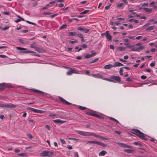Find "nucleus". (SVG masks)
Masks as SVG:
<instances>
[{
    "instance_id": "obj_26",
    "label": "nucleus",
    "mask_w": 157,
    "mask_h": 157,
    "mask_svg": "<svg viewBox=\"0 0 157 157\" xmlns=\"http://www.w3.org/2000/svg\"><path fill=\"white\" fill-rule=\"evenodd\" d=\"M47 151H42L40 153V155L42 156H47Z\"/></svg>"
},
{
    "instance_id": "obj_37",
    "label": "nucleus",
    "mask_w": 157,
    "mask_h": 157,
    "mask_svg": "<svg viewBox=\"0 0 157 157\" xmlns=\"http://www.w3.org/2000/svg\"><path fill=\"white\" fill-rule=\"evenodd\" d=\"M89 11V10H86L84 11H83L82 12L80 13V14H86Z\"/></svg>"
},
{
    "instance_id": "obj_22",
    "label": "nucleus",
    "mask_w": 157,
    "mask_h": 157,
    "mask_svg": "<svg viewBox=\"0 0 157 157\" xmlns=\"http://www.w3.org/2000/svg\"><path fill=\"white\" fill-rule=\"evenodd\" d=\"M155 26L154 25H151L150 27L147 28L146 29V31L151 30H153L155 28Z\"/></svg>"
},
{
    "instance_id": "obj_47",
    "label": "nucleus",
    "mask_w": 157,
    "mask_h": 157,
    "mask_svg": "<svg viewBox=\"0 0 157 157\" xmlns=\"http://www.w3.org/2000/svg\"><path fill=\"white\" fill-rule=\"evenodd\" d=\"M77 36L78 37L80 38H82L83 37V35L82 34L80 33H78L77 34Z\"/></svg>"
},
{
    "instance_id": "obj_38",
    "label": "nucleus",
    "mask_w": 157,
    "mask_h": 157,
    "mask_svg": "<svg viewBox=\"0 0 157 157\" xmlns=\"http://www.w3.org/2000/svg\"><path fill=\"white\" fill-rule=\"evenodd\" d=\"M123 67L122 68H121L120 69V71H119V73L120 74V75H123Z\"/></svg>"
},
{
    "instance_id": "obj_4",
    "label": "nucleus",
    "mask_w": 157,
    "mask_h": 157,
    "mask_svg": "<svg viewBox=\"0 0 157 157\" xmlns=\"http://www.w3.org/2000/svg\"><path fill=\"white\" fill-rule=\"evenodd\" d=\"M27 109L31 111L34 113H43L45 112V111L35 109L33 108L28 107Z\"/></svg>"
},
{
    "instance_id": "obj_35",
    "label": "nucleus",
    "mask_w": 157,
    "mask_h": 157,
    "mask_svg": "<svg viewBox=\"0 0 157 157\" xmlns=\"http://www.w3.org/2000/svg\"><path fill=\"white\" fill-rule=\"evenodd\" d=\"M47 156H49L52 155L53 154V152L51 151H47Z\"/></svg>"
},
{
    "instance_id": "obj_15",
    "label": "nucleus",
    "mask_w": 157,
    "mask_h": 157,
    "mask_svg": "<svg viewBox=\"0 0 157 157\" xmlns=\"http://www.w3.org/2000/svg\"><path fill=\"white\" fill-rule=\"evenodd\" d=\"M123 65L120 62H115L114 63V67H120L123 66Z\"/></svg>"
},
{
    "instance_id": "obj_59",
    "label": "nucleus",
    "mask_w": 157,
    "mask_h": 157,
    "mask_svg": "<svg viewBox=\"0 0 157 157\" xmlns=\"http://www.w3.org/2000/svg\"><path fill=\"white\" fill-rule=\"evenodd\" d=\"M58 15V14L57 13H56V14H53L52 15H51L50 16V17L51 18H53L54 17H55L57 16Z\"/></svg>"
},
{
    "instance_id": "obj_46",
    "label": "nucleus",
    "mask_w": 157,
    "mask_h": 157,
    "mask_svg": "<svg viewBox=\"0 0 157 157\" xmlns=\"http://www.w3.org/2000/svg\"><path fill=\"white\" fill-rule=\"evenodd\" d=\"M69 42L71 44H73L74 43H77L78 42V40H75L74 41L72 40H70Z\"/></svg>"
},
{
    "instance_id": "obj_49",
    "label": "nucleus",
    "mask_w": 157,
    "mask_h": 157,
    "mask_svg": "<svg viewBox=\"0 0 157 157\" xmlns=\"http://www.w3.org/2000/svg\"><path fill=\"white\" fill-rule=\"evenodd\" d=\"M60 140L61 142L63 144H66V142L64 140L62 139L61 138L60 139Z\"/></svg>"
},
{
    "instance_id": "obj_17",
    "label": "nucleus",
    "mask_w": 157,
    "mask_h": 157,
    "mask_svg": "<svg viewBox=\"0 0 157 157\" xmlns=\"http://www.w3.org/2000/svg\"><path fill=\"white\" fill-rule=\"evenodd\" d=\"M113 67H114L113 65L112 64H108L105 65L104 67V68L105 69H109Z\"/></svg>"
},
{
    "instance_id": "obj_53",
    "label": "nucleus",
    "mask_w": 157,
    "mask_h": 157,
    "mask_svg": "<svg viewBox=\"0 0 157 157\" xmlns=\"http://www.w3.org/2000/svg\"><path fill=\"white\" fill-rule=\"evenodd\" d=\"M69 139L71 140H72L74 141L78 140H79L78 139L75 138H69Z\"/></svg>"
},
{
    "instance_id": "obj_43",
    "label": "nucleus",
    "mask_w": 157,
    "mask_h": 157,
    "mask_svg": "<svg viewBox=\"0 0 157 157\" xmlns=\"http://www.w3.org/2000/svg\"><path fill=\"white\" fill-rule=\"evenodd\" d=\"M16 48L19 50H26V49L23 48H21L19 47H17Z\"/></svg>"
},
{
    "instance_id": "obj_27",
    "label": "nucleus",
    "mask_w": 157,
    "mask_h": 157,
    "mask_svg": "<svg viewBox=\"0 0 157 157\" xmlns=\"http://www.w3.org/2000/svg\"><path fill=\"white\" fill-rule=\"evenodd\" d=\"M98 141H88L87 142V144H98Z\"/></svg>"
},
{
    "instance_id": "obj_58",
    "label": "nucleus",
    "mask_w": 157,
    "mask_h": 157,
    "mask_svg": "<svg viewBox=\"0 0 157 157\" xmlns=\"http://www.w3.org/2000/svg\"><path fill=\"white\" fill-rule=\"evenodd\" d=\"M101 139L102 140L105 139L106 140H109V138H106V137H105L102 136Z\"/></svg>"
},
{
    "instance_id": "obj_20",
    "label": "nucleus",
    "mask_w": 157,
    "mask_h": 157,
    "mask_svg": "<svg viewBox=\"0 0 157 157\" xmlns=\"http://www.w3.org/2000/svg\"><path fill=\"white\" fill-rule=\"evenodd\" d=\"M5 88V83L0 84V90H3Z\"/></svg>"
},
{
    "instance_id": "obj_12",
    "label": "nucleus",
    "mask_w": 157,
    "mask_h": 157,
    "mask_svg": "<svg viewBox=\"0 0 157 157\" xmlns=\"http://www.w3.org/2000/svg\"><path fill=\"white\" fill-rule=\"evenodd\" d=\"M118 144L119 145H120L121 147H126V148H132V147L127 145L126 144L124 143H119Z\"/></svg>"
},
{
    "instance_id": "obj_57",
    "label": "nucleus",
    "mask_w": 157,
    "mask_h": 157,
    "mask_svg": "<svg viewBox=\"0 0 157 157\" xmlns=\"http://www.w3.org/2000/svg\"><path fill=\"white\" fill-rule=\"evenodd\" d=\"M141 5L143 6H148V3H143L141 4Z\"/></svg>"
},
{
    "instance_id": "obj_32",
    "label": "nucleus",
    "mask_w": 157,
    "mask_h": 157,
    "mask_svg": "<svg viewBox=\"0 0 157 157\" xmlns=\"http://www.w3.org/2000/svg\"><path fill=\"white\" fill-rule=\"evenodd\" d=\"M98 144L100 145H101V146H102L104 147H105L106 146V144H105L102 143L100 142H98Z\"/></svg>"
},
{
    "instance_id": "obj_64",
    "label": "nucleus",
    "mask_w": 157,
    "mask_h": 157,
    "mask_svg": "<svg viewBox=\"0 0 157 157\" xmlns=\"http://www.w3.org/2000/svg\"><path fill=\"white\" fill-rule=\"evenodd\" d=\"M5 118V117L4 115H0V118L1 119H3Z\"/></svg>"
},
{
    "instance_id": "obj_25",
    "label": "nucleus",
    "mask_w": 157,
    "mask_h": 157,
    "mask_svg": "<svg viewBox=\"0 0 157 157\" xmlns=\"http://www.w3.org/2000/svg\"><path fill=\"white\" fill-rule=\"evenodd\" d=\"M109 118L111 120L116 122L117 123L120 124L119 122L116 119H115L114 118L112 117H110Z\"/></svg>"
},
{
    "instance_id": "obj_2",
    "label": "nucleus",
    "mask_w": 157,
    "mask_h": 157,
    "mask_svg": "<svg viewBox=\"0 0 157 157\" xmlns=\"http://www.w3.org/2000/svg\"><path fill=\"white\" fill-rule=\"evenodd\" d=\"M65 68L69 69L66 73L67 75H70L73 73L80 74L81 73V71L77 70L75 68L72 69L71 67H66Z\"/></svg>"
},
{
    "instance_id": "obj_51",
    "label": "nucleus",
    "mask_w": 157,
    "mask_h": 157,
    "mask_svg": "<svg viewBox=\"0 0 157 157\" xmlns=\"http://www.w3.org/2000/svg\"><path fill=\"white\" fill-rule=\"evenodd\" d=\"M141 78L142 79H145L147 78V77L145 75H143L141 76Z\"/></svg>"
},
{
    "instance_id": "obj_36",
    "label": "nucleus",
    "mask_w": 157,
    "mask_h": 157,
    "mask_svg": "<svg viewBox=\"0 0 157 157\" xmlns=\"http://www.w3.org/2000/svg\"><path fill=\"white\" fill-rule=\"evenodd\" d=\"M82 31L84 32L85 33H88L90 32V29H85L83 28V29Z\"/></svg>"
},
{
    "instance_id": "obj_6",
    "label": "nucleus",
    "mask_w": 157,
    "mask_h": 157,
    "mask_svg": "<svg viewBox=\"0 0 157 157\" xmlns=\"http://www.w3.org/2000/svg\"><path fill=\"white\" fill-rule=\"evenodd\" d=\"M110 78L112 79L115 80L116 82L119 83L121 81L120 77L118 76L113 75L110 77Z\"/></svg>"
},
{
    "instance_id": "obj_18",
    "label": "nucleus",
    "mask_w": 157,
    "mask_h": 157,
    "mask_svg": "<svg viewBox=\"0 0 157 157\" xmlns=\"http://www.w3.org/2000/svg\"><path fill=\"white\" fill-rule=\"evenodd\" d=\"M107 153V152L105 151H102L99 153L98 155L99 156H104Z\"/></svg>"
},
{
    "instance_id": "obj_41",
    "label": "nucleus",
    "mask_w": 157,
    "mask_h": 157,
    "mask_svg": "<svg viewBox=\"0 0 157 157\" xmlns=\"http://www.w3.org/2000/svg\"><path fill=\"white\" fill-rule=\"evenodd\" d=\"M78 108L81 110H84L86 109V108L84 107L79 106H78Z\"/></svg>"
},
{
    "instance_id": "obj_7",
    "label": "nucleus",
    "mask_w": 157,
    "mask_h": 157,
    "mask_svg": "<svg viewBox=\"0 0 157 157\" xmlns=\"http://www.w3.org/2000/svg\"><path fill=\"white\" fill-rule=\"evenodd\" d=\"M31 90L35 92V93H39V94H41L43 96H45L47 94L46 93H45L44 92L42 91H40V90H36V89H31Z\"/></svg>"
},
{
    "instance_id": "obj_30",
    "label": "nucleus",
    "mask_w": 157,
    "mask_h": 157,
    "mask_svg": "<svg viewBox=\"0 0 157 157\" xmlns=\"http://www.w3.org/2000/svg\"><path fill=\"white\" fill-rule=\"evenodd\" d=\"M5 88H12V86L8 83H5Z\"/></svg>"
},
{
    "instance_id": "obj_28",
    "label": "nucleus",
    "mask_w": 157,
    "mask_h": 157,
    "mask_svg": "<svg viewBox=\"0 0 157 157\" xmlns=\"http://www.w3.org/2000/svg\"><path fill=\"white\" fill-rule=\"evenodd\" d=\"M125 81L128 82H132L133 81V78L131 77H130L126 78Z\"/></svg>"
},
{
    "instance_id": "obj_23",
    "label": "nucleus",
    "mask_w": 157,
    "mask_h": 157,
    "mask_svg": "<svg viewBox=\"0 0 157 157\" xmlns=\"http://www.w3.org/2000/svg\"><path fill=\"white\" fill-rule=\"evenodd\" d=\"M102 79L105 80H106V81H109V82H114V83L116 82L113 80L110 79L109 78H104L103 77V76L102 77Z\"/></svg>"
},
{
    "instance_id": "obj_29",
    "label": "nucleus",
    "mask_w": 157,
    "mask_h": 157,
    "mask_svg": "<svg viewBox=\"0 0 157 157\" xmlns=\"http://www.w3.org/2000/svg\"><path fill=\"white\" fill-rule=\"evenodd\" d=\"M76 34V32H71L69 33L68 35L70 36H75Z\"/></svg>"
},
{
    "instance_id": "obj_60",
    "label": "nucleus",
    "mask_w": 157,
    "mask_h": 157,
    "mask_svg": "<svg viewBox=\"0 0 157 157\" xmlns=\"http://www.w3.org/2000/svg\"><path fill=\"white\" fill-rule=\"evenodd\" d=\"M29 138L30 139H32L33 138V136L31 134H29L28 135Z\"/></svg>"
},
{
    "instance_id": "obj_42",
    "label": "nucleus",
    "mask_w": 157,
    "mask_h": 157,
    "mask_svg": "<svg viewBox=\"0 0 157 157\" xmlns=\"http://www.w3.org/2000/svg\"><path fill=\"white\" fill-rule=\"evenodd\" d=\"M67 26V25H63L62 26H60L59 27V29L61 30L65 28Z\"/></svg>"
},
{
    "instance_id": "obj_33",
    "label": "nucleus",
    "mask_w": 157,
    "mask_h": 157,
    "mask_svg": "<svg viewBox=\"0 0 157 157\" xmlns=\"http://www.w3.org/2000/svg\"><path fill=\"white\" fill-rule=\"evenodd\" d=\"M17 155L19 156H21L23 157H26L27 156V154L25 153H19L17 154Z\"/></svg>"
},
{
    "instance_id": "obj_14",
    "label": "nucleus",
    "mask_w": 157,
    "mask_h": 157,
    "mask_svg": "<svg viewBox=\"0 0 157 157\" xmlns=\"http://www.w3.org/2000/svg\"><path fill=\"white\" fill-rule=\"evenodd\" d=\"M91 76L95 78H100L101 79L103 77V76L99 73L93 74H92Z\"/></svg>"
},
{
    "instance_id": "obj_40",
    "label": "nucleus",
    "mask_w": 157,
    "mask_h": 157,
    "mask_svg": "<svg viewBox=\"0 0 157 157\" xmlns=\"http://www.w3.org/2000/svg\"><path fill=\"white\" fill-rule=\"evenodd\" d=\"M49 7V4H48L46 5L45 6L42 8V9L43 10H45L48 8Z\"/></svg>"
},
{
    "instance_id": "obj_11",
    "label": "nucleus",
    "mask_w": 157,
    "mask_h": 157,
    "mask_svg": "<svg viewBox=\"0 0 157 157\" xmlns=\"http://www.w3.org/2000/svg\"><path fill=\"white\" fill-rule=\"evenodd\" d=\"M53 121L56 124H62L66 122V121H63L60 119L54 120Z\"/></svg>"
},
{
    "instance_id": "obj_9",
    "label": "nucleus",
    "mask_w": 157,
    "mask_h": 157,
    "mask_svg": "<svg viewBox=\"0 0 157 157\" xmlns=\"http://www.w3.org/2000/svg\"><path fill=\"white\" fill-rule=\"evenodd\" d=\"M59 98L60 101H61L63 103L66 104L67 105H71L72 104V103L66 101L65 99L61 97H59Z\"/></svg>"
},
{
    "instance_id": "obj_48",
    "label": "nucleus",
    "mask_w": 157,
    "mask_h": 157,
    "mask_svg": "<svg viewBox=\"0 0 157 157\" xmlns=\"http://www.w3.org/2000/svg\"><path fill=\"white\" fill-rule=\"evenodd\" d=\"M64 4L63 3H60L58 5H56V6H58L59 7H63L64 6Z\"/></svg>"
},
{
    "instance_id": "obj_1",
    "label": "nucleus",
    "mask_w": 157,
    "mask_h": 157,
    "mask_svg": "<svg viewBox=\"0 0 157 157\" xmlns=\"http://www.w3.org/2000/svg\"><path fill=\"white\" fill-rule=\"evenodd\" d=\"M133 131L134 132V133L138 136L142 140H147L146 137L144 135V134L141 132L140 130L136 129H134Z\"/></svg>"
},
{
    "instance_id": "obj_55",
    "label": "nucleus",
    "mask_w": 157,
    "mask_h": 157,
    "mask_svg": "<svg viewBox=\"0 0 157 157\" xmlns=\"http://www.w3.org/2000/svg\"><path fill=\"white\" fill-rule=\"evenodd\" d=\"M155 62H152L150 64V66L151 67H153L155 66Z\"/></svg>"
},
{
    "instance_id": "obj_62",
    "label": "nucleus",
    "mask_w": 157,
    "mask_h": 157,
    "mask_svg": "<svg viewBox=\"0 0 157 157\" xmlns=\"http://www.w3.org/2000/svg\"><path fill=\"white\" fill-rule=\"evenodd\" d=\"M82 47L84 48H86L87 47V46L86 44H83L82 45Z\"/></svg>"
},
{
    "instance_id": "obj_13",
    "label": "nucleus",
    "mask_w": 157,
    "mask_h": 157,
    "mask_svg": "<svg viewBox=\"0 0 157 157\" xmlns=\"http://www.w3.org/2000/svg\"><path fill=\"white\" fill-rule=\"evenodd\" d=\"M106 37L107 39L109 41H111L112 40V37L110 35L109 33V32L108 31H106Z\"/></svg>"
},
{
    "instance_id": "obj_8",
    "label": "nucleus",
    "mask_w": 157,
    "mask_h": 157,
    "mask_svg": "<svg viewBox=\"0 0 157 157\" xmlns=\"http://www.w3.org/2000/svg\"><path fill=\"white\" fill-rule=\"evenodd\" d=\"M145 48L144 46H140L139 47H137L136 48H132V51L135 52H140V50L144 49Z\"/></svg>"
},
{
    "instance_id": "obj_34",
    "label": "nucleus",
    "mask_w": 157,
    "mask_h": 157,
    "mask_svg": "<svg viewBox=\"0 0 157 157\" xmlns=\"http://www.w3.org/2000/svg\"><path fill=\"white\" fill-rule=\"evenodd\" d=\"M23 53H35V52L32 51L27 50V51L23 52Z\"/></svg>"
},
{
    "instance_id": "obj_19",
    "label": "nucleus",
    "mask_w": 157,
    "mask_h": 157,
    "mask_svg": "<svg viewBox=\"0 0 157 157\" xmlns=\"http://www.w3.org/2000/svg\"><path fill=\"white\" fill-rule=\"evenodd\" d=\"M90 136H94L96 137L99 138L101 139L102 136L96 135L92 132H90Z\"/></svg>"
},
{
    "instance_id": "obj_16",
    "label": "nucleus",
    "mask_w": 157,
    "mask_h": 157,
    "mask_svg": "<svg viewBox=\"0 0 157 157\" xmlns=\"http://www.w3.org/2000/svg\"><path fill=\"white\" fill-rule=\"evenodd\" d=\"M143 10H144L146 12L150 13L152 11V9H149L147 8H143Z\"/></svg>"
},
{
    "instance_id": "obj_10",
    "label": "nucleus",
    "mask_w": 157,
    "mask_h": 157,
    "mask_svg": "<svg viewBox=\"0 0 157 157\" xmlns=\"http://www.w3.org/2000/svg\"><path fill=\"white\" fill-rule=\"evenodd\" d=\"M97 54L96 52L92 53L91 54H87L85 56V57L86 59H88L93 57Z\"/></svg>"
},
{
    "instance_id": "obj_52",
    "label": "nucleus",
    "mask_w": 157,
    "mask_h": 157,
    "mask_svg": "<svg viewBox=\"0 0 157 157\" xmlns=\"http://www.w3.org/2000/svg\"><path fill=\"white\" fill-rule=\"evenodd\" d=\"M52 13L51 12H44L43 13V15H50L52 14Z\"/></svg>"
},
{
    "instance_id": "obj_50",
    "label": "nucleus",
    "mask_w": 157,
    "mask_h": 157,
    "mask_svg": "<svg viewBox=\"0 0 157 157\" xmlns=\"http://www.w3.org/2000/svg\"><path fill=\"white\" fill-rule=\"evenodd\" d=\"M26 21L29 24H32V25H36V24L35 23H34L33 22H30L29 21Z\"/></svg>"
},
{
    "instance_id": "obj_39",
    "label": "nucleus",
    "mask_w": 157,
    "mask_h": 157,
    "mask_svg": "<svg viewBox=\"0 0 157 157\" xmlns=\"http://www.w3.org/2000/svg\"><path fill=\"white\" fill-rule=\"evenodd\" d=\"M76 29L79 31H83V28L81 26H79L76 28Z\"/></svg>"
},
{
    "instance_id": "obj_56",
    "label": "nucleus",
    "mask_w": 157,
    "mask_h": 157,
    "mask_svg": "<svg viewBox=\"0 0 157 157\" xmlns=\"http://www.w3.org/2000/svg\"><path fill=\"white\" fill-rule=\"evenodd\" d=\"M142 37L143 36H138L136 37V39L137 40H139L141 39Z\"/></svg>"
},
{
    "instance_id": "obj_24",
    "label": "nucleus",
    "mask_w": 157,
    "mask_h": 157,
    "mask_svg": "<svg viewBox=\"0 0 157 157\" xmlns=\"http://www.w3.org/2000/svg\"><path fill=\"white\" fill-rule=\"evenodd\" d=\"M124 151L125 152H127L128 153H132L133 151V150L131 149H125L124 150Z\"/></svg>"
},
{
    "instance_id": "obj_63",
    "label": "nucleus",
    "mask_w": 157,
    "mask_h": 157,
    "mask_svg": "<svg viewBox=\"0 0 157 157\" xmlns=\"http://www.w3.org/2000/svg\"><path fill=\"white\" fill-rule=\"evenodd\" d=\"M45 127L46 128H47L48 130H50V127L48 125H45Z\"/></svg>"
},
{
    "instance_id": "obj_3",
    "label": "nucleus",
    "mask_w": 157,
    "mask_h": 157,
    "mask_svg": "<svg viewBox=\"0 0 157 157\" xmlns=\"http://www.w3.org/2000/svg\"><path fill=\"white\" fill-rule=\"evenodd\" d=\"M16 105L12 103L10 104H3L0 103V107L1 108H15Z\"/></svg>"
},
{
    "instance_id": "obj_45",
    "label": "nucleus",
    "mask_w": 157,
    "mask_h": 157,
    "mask_svg": "<svg viewBox=\"0 0 157 157\" xmlns=\"http://www.w3.org/2000/svg\"><path fill=\"white\" fill-rule=\"evenodd\" d=\"M118 49L120 51H123V50H125V48H124L120 47L118 48Z\"/></svg>"
},
{
    "instance_id": "obj_5",
    "label": "nucleus",
    "mask_w": 157,
    "mask_h": 157,
    "mask_svg": "<svg viewBox=\"0 0 157 157\" xmlns=\"http://www.w3.org/2000/svg\"><path fill=\"white\" fill-rule=\"evenodd\" d=\"M76 132L79 135L83 136H90V132H84L82 131H76Z\"/></svg>"
},
{
    "instance_id": "obj_31",
    "label": "nucleus",
    "mask_w": 157,
    "mask_h": 157,
    "mask_svg": "<svg viewBox=\"0 0 157 157\" xmlns=\"http://www.w3.org/2000/svg\"><path fill=\"white\" fill-rule=\"evenodd\" d=\"M99 59L98 58H95L94 59V60H92L90 63H95L96 62H97V61H98Z\"/></svg>"
},
{
    "instance_id": "obj_21",
    "label": "nucleus",
    "mask_w": 157,
    "mask_h": 157,
    "mask_svg": "<svg viewBox=\"0 0 157 157\" xmlns=\"http://www.w3.org/2000/svg\"><path fill=\"white\" fill-rule=\"evenodd\" d=\"M18 18H19V19H18L15 21V22L16 23H18L20 22L21 20L22 21H25V20L23 18H21L20 16L19 15L17 16Z\"/></svg>"
},
{
    "instance_id": "obj_44",
    "label": "nucleus",
    "mask_w": 157,
    "mask_h": 157,
    "mask_svg": "<svg viewBox=\"0 0 157 157\" xmlns=\"http://www.w3.org/2000/svg\"><path fill=\"white\" fill-rule=\"evenodd\" d=\"M123 4V3H118L117 5V8L121 7L122 6Z\"/></svg>"
},
{
    "instance_id": "obj_54",
    "label": "nucleus",
    "mask_w": 157,
    "mask_h": 157,
    "mask_svg": "<svg viewBox=\"0 0 157 157\" xmlns=\"http://www.w3.org/2000/svg\"><path fill=\"white\" fill-rule=\"evenodd\" d=\"M9 28V26H6L2 28V30L4 31L7 30Z\"/></svg>"
},
{
    "instance_id": "obj_61",
    "label": "nucleus",
    "mask_w": 157,
    "mask_h": 157,
    "mask_svg": "<svg viewBox=\"0 0 157 157\" xmlns=\"http://www.w3.org/2000/svg\"><path fill=\"white\" fill-rule=\"evenodd\" d=\"M110 5H109V6H106L105 8V10H108L109 8H110Z\"/></svg>"
}]
</instances>
